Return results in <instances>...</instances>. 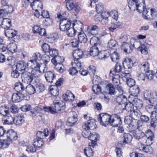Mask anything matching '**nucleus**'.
<instances>
[{"label":"nucleus","mask_w":157,"mask_h":157,"mask_svg":"<svg viewBox=\"0 0 157 157\" xmlns=\"http://www.w3.org/2000/svg\"><path fill=\"white\" fill-rule=\"evenodd\" d=\"M70 113L71 116L68 118L66 123L69 126L74 125L78 121L77 115L75 112L72 111Z\"/></svg>","instance_id":"f8f14e48"},{"label":"nucleus","mask_w":157,"mask_h":157,"mask_svg":"<svg viewBox=\"0 0 157 157\" xmlns=\"http://www.w3.org/2000/svg\"><path fill=\"white\" fill-rule=\"evenodd\" d=\"M138 50H140L141 53L144 54H147L148 53L147 48L144 44H141L138 48H137Z\"/></svg>","instance_id":"5fc2aeb1"},{"label":"nucleus","mask_w":157,"mask_h":157,"mask_svg":"<svg viewBox=\"0 0 157 157\" xmlns=\"http://www.w3.org/2000/svg\"><path fill=\"white\" fill-rule=\"evenodd\" d=\"M13 11L11 6H7L5 8L0 10V18H3L7 14Z\"/></svg>","instance_id":"aec40b11"},{"label":"nucleus","mask_w":157,"mask_h":157,"mask_svg":"<svg viewBox=\"0 0 157 157\" xmlns=\"http://www.w3.org/2000/svg\"><path fill=\"white\" fill-rule=\"evenodd\" d=\"M127 100L126 97L123 95H120L117 97L116 99L117 102L119 104L117 106L116 109H121L123 107V104H125Z\"/></svg>","instance_id":"dca6fc26"},{"label":"nucleus","mask_w":157,"mask_h":157,"mask_svg":"<svg viewBox=\"0 0 157 157\" xmlns=\"http://www.w3.org/2000/svg\"><path fill=\"white\" fill-rule=\"evenodd\" d=\"M27 63L23 61H19L16 65V69L21 71L26 70L27 66Z\"/></svg>","instance_id":"412c9836"},{"label":"nucleus","mask_w":157,"mask_h":157,"mask_svg":"<svg viewBox=\"0 0 157 157\" xmlns=\"http://www.w3.org/2000/svg\"><path fill=\"white\" fill-rule=\"evenodd\" d=\"M122 123V121L121 117L117 115H115L112 116L110 125L113 127H117L120 125Z\"/></svg>","instance_id":"2eb2a0df"},{"label":"nucleus","mask_w":157,"mask_h":157,"mask_svg":"<svg viewBox=\"0 0 157 157\" xmlns=\"http://www.w3.org/2000/svg\"><path fill=\"white\" fill-rule=\"evenodd\" d=\"M95 37H92L90 40V42L91 44H94V45L90 48L89 54L90 56L94 57L98 55L99 53V50L98 47L97 46L96 44L93 42V41L96 39Z\"/></svg>","instance_id":"1a4fd4ad"},{"label":"nucleus","mask_w":157,"mask_h":157,"mask_svg":"<svg viewBox=\"0 0 157 157\" xmlns=\"http://www.w3.org/2000/svg\"><path fill=\"white\" fill-rule=\"evenodd\" d=\"M65 102L60 101L56 103L54 106L43 107V108L36 106L31 112L33 117L35 116L43 109L44 111L50 112L52 114L58 113L61 111L64 110L66 108Z\"/></svg>","instance_id":"f257e3e1"},{"label":"nucleus","mask_w":157,"mask_h":157,"mask_svg":"<svg viewBox=\"0 0 157 157\" xmlns=\"http://www.w3.org/2000/svg\"><path fill=\"white\" fill-rule=\"evenodd\" d=\"M83 55V51L80 49L76 51L73 54L74 59H79L82 57Z\"/></svg>","instance_id":"8fccbe9b"},{"label":"nucleus","mask_w":157,"mask_h":157,"mask_svg":"<svg viewBox=\"0 0 157 157\" xmlns=\"http://www.w3.org/2000/svg\"><path fill=\"white\" fill-rule=\"evenodd\" d=\"M137 44L138 43L136 42L135 44H134L133 45H130L126 42H124L122 44L121 48L124 52L128 54L132 52L134 48H137L135 45Z\"/></svg>","instance_id":"ddd939ff"},{"label":"nucleus","mask_w":157,"mask_h":157,"mask_svg":"<svg viewBox=\"0 0 157 157\" xmlns=\"http://www.w3.org/2000/svg\"><path fill=\"white\" fill-rule=\"evenodd\" d=\"M132 102L133 105H134L136 108H140L142 106V101L140 99L137 98V97L133 98Z\"/></svg>","instance_id":"4c0bfd02"},{"label":"nucleus","mask_w":157,"mask_h":157,"mask_svg":"<svg viewBox=\"0 0 157 157\" xmlns=\"http://www.w3.org/2000/svg\"><path fill=\"white\" fill-rule=\"evenodd\" d=\"M24 117L23 115L17 116L15 118L14 124L16 125H21L24 121Z\"/></svg>","instance_id":"58836bf2"},{"label":"nucleus","mask_w":157,"mask_h":157,"mask_svg":"<svg viewBox=\"0 0 157 157\" xmlns=\"http://www.w3.org/2000/svg\"><path fill=\"white\" fill-rule=\"evenodd\" d=\"M112 117L106 113H101L99 114L98 120L101 125L106 127L108 124H110Z\"/></svg>","instance_id":"423d86ee"},{"label":"nucleus","mask_w":157,"mask_h":157,"mask_svg":"<svg viewBox=\"0 0 157 157\" xmlns=\"http://www.w3.org/2000/svg\"><path fill=\"white\" fill-rule=\"evenodd\" d=\"M131 113L132 118L135 120H137L141 116V113L138 109H133Z\"/></svg>","instance_id":"49530a36"},{"label":"nucleus","mask_w":157,"mask_h":157,"mask_svg":"<svg viewBox=\"0 0 157 157\" xmlns=\"http://www.w3.org/2000/svg\"><path fill=\"white\" fill-rule=\"evenodd\" d=\"M82 26V23L79 21H76L73 24V27L76 29L81 30Z\"/></svg>","instance_id":"3c124183"},{"label":"nucleus","mask_w":157,"mask_h":157,"mask_svg":"<svg viewBox=\"0 0 157 157\" xmlns=\"http://www.w3.org/2000/svg\"><path fill=\"white\" fill-rule=\"evenodd\" d=\"M59 21V28L60 30L64 31L70 27L71 22L67 18H63L60 20Z\"/></svg>","instance_id":"9d476101"},{"label":"nucleus","mask_w":157,"mask_h":157,"mask_svg":"<svg viewBox=\"0 0 157 157\" xmlns=\"http://www.w3.org/2000/svg\"><path fill=\"white\" fill-rule=\"evenodd\" d=\"M122 25L121 22H117V21H113L111 23V25L110 27L109 28L110 32H113L114 30L117 28H119Z\"/></svg>","instance_id":"7c9ffc66"},{"label":"nucleus","mask_w":157,"mask_h":157,"mask_svg":"<svg viewBox=\"0 0 157 157\" xmlns=\"http://www.w3.org/2000/svg\"><path fill=\"white\" fill-rule=\"evenodd\" d=\"M21 78L23 82L28 84L32 82L34 83V82L36 81V78H37L34 74H33L28 71H25L22 73Z\"/></svg>","instance_id":"0eeeda50"},{"label":"nucleus","mask_w":157,"mask_h":157,"mask_svg":"<svg viewBox=\"0 0 157 157\" xmlns=\"http://www.w3.org/2000/svg\"><path fill=\"white\" fill-rule=\"evenodd\" d=\"M5 117L3 119V123L6 124H12L14 123V118L11 115L8 114L7 115L5 116Z\"/></svg>","instance_id":"c85d7f7f"},{"label":"nucleus","mask_w":157,"mask_h":157,"mask_svg":"<svg viewBox=\"0 0 157 157\" xmlns=\"http://www.w3.org/2000/svg\"><path fill=\"white\" fill-rule=\"evenodd\" d=\"M72 65L74 67L77 69H80V67L81 66V63L80 61H79V59H75L74 61L71 62Z\"/></svg>","instance_id":"0e129e2a"},{"label":"nucleus","mask_w":157,"mask_h":157,"mask_svg":"<svg viewBox=\"0 0 157 157\" xmlns=\"http://www.w3.org/2000/svg\"><path fill=\"white\" fill-rule=\"evenodd\" d=\"M117 42L113 40H111L108 43V46L110 49H113L117 46Z\"/></svg>","instance_id":"69168bd1"},{"label":"nucleus","mask_w":157,"mask_h":157,"mask_svg":"<svg viewBox=\"0 0 157 157\" xmlns=\"http://www.w3.org/2000/svg\"><path fill=\"white\" fill-rule=\"evenodd\" d=\"M7 139L11 142L13 140H15L17 138V134L13 129H10L6 133Z\"/></svg>","instance_id":"f3484780"},{"label":"nucleus","mask_w":157,"mask_h":157,"mask_svg":"<svg viewBox=\"0 0 157 157\" xmlns=\"http://www.w3.org/2000/svg\"><path fill=\"white\" fill-rule=\"evenodd\" d=\"M105 52V51L99 52V53H98V55L97 56H98V58L99 59H103L106 58L110 55V53L109 50L106 51L108 53V54L106 53Z\"/></svg>","instance_id":"a19ab883"},{"label":"nucleus","mask_w":157,"mask_h":157,"mask_svg":"<svg viewBox=\"0 0 157 157\" xmlns=\"http://www.w3.org/2000/svg\"><path fill=\"white\" fill-rule=\"evenodd\" d=\"M30 6L34 10H40L41 11L43 8L42 3L40 1L38 0L32 2Z\"/></svg>","instance_id":"a211bd4d"},{"label":"nucleus","mask_w":157,"mask_h":157,"mask_svg":"<svg viewBox=\"0 0 157 157\" xmlns=\"http://www.w3.org/2000/svg\"><path fill=\"white\" fill-rule=\"evenodd\" d=\"M144 4V0H129L128 2V6L131 10H136L140 13L142 11L143 4Z\"/></svg>","instance_id":"20e7f679"},{"label":"nucleus","mask_w":157,"mask_h":157,"mask_svg":"<svg viewBox=\"0 0 157 157\" xmlns=\"http://www.w3.org/2000/svg\"><path fill=\"white\" fill-rule=\"evenodd\" d=\"M21 92L13 93L12 97V101L13 102H18L21 100Z\"/></svg>","instance_id":"f704fd0d"},{"label":"nucleus","mask_w":157,"mask_h":157,"mask_svg":"<svg viewBox=\"0 0 157 157\" xmlns=\"http://www.w3.org/2000/svg\"><path fill=\"white\" fill-rule=\"evenodd\" d=\"M96 9L98 13H103L104 10V6L101 3H99L96 5Z\"/></svg>","instance_id":"680f3d73"},{"label":"nucleus","mask_w":157,"mask_h":157,"mask_svg":"<svg viewBox=\"0 0 157 157\" xmlns=\"http://www.w3.org/2000/svg\"><path fill=\"white\" fill-rule=\"evenodd\" d=\"M130 91L131 95L134 97H137L140 93V89L138 86L136 85L130 88Z\"/></svg>","instance_id":"2f4dec72"},{"label":"nucleus","mask_w":157,"mask_h":157,"mask_svg":"<svg viewBox=\"0 0 157 157\" xmlns=\"http://www.w3.org/2000/svg\"><path fill=\"white\" fill-rule=\"evenodd\" d=\"M93 91L96 94L98 95L101 93V87L98 85H94L92 87Z\"/></svg>","instance_id":"bf43d9fd"},{"label":"nucleus","mask_w":157,"mask_h":157,"mask_svg":"<svg viewBox=\"0 0 157 157\" xmlns=\"http://www.w3.org/2000/svg\"><path fill=\"white\" fill-rule=\"evenodd\" d=\"M146 78L148 80L153 79L154 75V73L151 71L149 70L145 72Z\"/></svg>","instance_id":"e2e57ef3"},{"label":"nucleus","mask_w":157,"mask_h":157,"mask_svg":"<svg viewBox=\"0 0 157 157\" xmlns=\"http://www.w3.org/2000/svg\"><path fill=\"white\" fill-rule=\"evenodd\" d=\"M11 20L8 18H4L1 26L5 29H8L12 26Z\"/></svg>","instance_id":"b1692460"},{"label":"nucleus","mask_w":157,"mask_h":157,"mask_svg":"<svg viewBox=\"0 0 157 157\" xmlns=\"http://www.w3.org/2000/svg\"><path fill=\"white\" fill-rule=\"evenodd\" d=\"M50 56L47 54L44 55L42 56L41 60L45 66H46V65L50 62Z\"/></svg>","instance_id":"338daca9"},{"label":"nucleus","mask_w":157,"mask_h":157,"mask_svg":"<svg viewBox=\"0 0 157 157\" xmlns=\"http://www.w3.org/2000/svg\"><path fill=\"white\" fill-rule=\"evenodd\" d=\"M122 105L123 107H122L121 109H120L121 112L125 109L128 112H132V111L134 109L133 105L132 102H129L127 103L126 102L125 104H123Z\"/></svg>","instance_id":"393cba45"},{"label":"nucleus","mask_w":157,"mask_h":157,"mask_svg":"<svg viewBox=\"0 0 157 157\" xmlns=\"http://www.w3.org/2000/svg\"><path fill=\"white\" fill-rule=\"evenodd\" d=\"M75 95L71 92L70 91L67 94L63 95V98L66 101L68 100L71 101H73L75 98Z\"/></svg>","instance_id":"ea45409f"},{"label":"nucleus","mask_w":157,"mask_h":157,"mask_svg":"<svg viewBox=\"0 0 157 157\" xmlns=\"http://www.w3.org/2000/svg\"><path fill=\"white\" fill-rule=\"evenodd\" d=\"M145 6H143L142 9L143 11V18L146 19L152 20L154 19L156 17V13L155 10L153 9H147Z\"/></svg>","instance_id":"39448f33"},{"label":"nucleus","mask_w":157,"mask_h":157,"mask_svg":"<svg viewBox=\"0 0 157 157\" xmlns=\"http://www.w3.org/2000/svg\"><path fill=\"white\" fill-rule=\"evenodd\" d=\"M14 33L13 32V30L11 29L10 30V28L8 29H6L5 32V34L6 36H7L9 38H12L16 36V32L14 31Z\"/></svg>","instance_id":"79ce46f5"},{"label":"nucleus","mask_w":157,"mask_h":157,"mask_svg":"<svg viewBox=\"0 0 157 157\" xmlns=\"http://www.w3.org/2000/svg\"><path fill=\"white\" fill-rule=\"evenodd\" d=\"M105 14H106L108 17L109 16L112 17L115 20V21H117V14L116 11H114L113 12L111 11L110 12H105Z\"/></svg>","instance_id":"052dcab7"},{"label":"nucleus","mask_w":157,"mask_h":157,"mask_svg":"<svg viewBox=\"0 0 157 157\" xmlns=\"http://www.w3.org/2000/svg\"><path fill=\"white\" fill-rule=\"evenodd\" d=\"M33 145L36 147H41L44 143V140L37 138L34 139L33 141Z\"/></svg>","instance_id":"72a5a7b5"},{"label":"nucleus","mask_w":157,"mask_h":157,"mask_svg":"<svg viewBox=\"0 0 157 157\" xmlns=\"http://www.w3.org/2000/svg\"><path fill=\"white\" fill-rule=\"evenodd\" d=\"M40 63L39 62H36L33 60L31 59L27 63L28 66L32 69V71H35L41 73V71L40 70Z\"/></svg>","instance_id":"9b49d317"},{"label":"nucleus","mask_w":157,"mask_h":157,"mask_svg":"<svg viewBox=\"0 0 157 157\" xmlns=\"http://www.w3.org/2000/svg\"><path fill=\"white\" fill-rule=\"evenodd\" d=\"M145 107L147 111L151 113L150 117L151 118L150 121V126L155 127L157 123V111L155 109V104L148 103Z\"/></svg>","instance_id":"7ed1b4c3"},{"label":"nucleus","mask_w":157,"mask_h":157,"mask_svg":"<svg viewBox=\"0 0 157 157\" xmlns=\"http://www.w3.org/2000/svg\"><path fill=\"white\" fill-rule=\"evenodd\" d=\"M99 29L98 26L95 25H93L87 28V32L89 35H94L98 33Z\"/></svg>","instance_id":"6ab92c4d"},{"label":"nucleus","mask_w":157,"mask_h":157,"mask_svg":"<svg viewBox=\"0 0 157 157\" xmlns=\"http://www.w3.org/2000/svg\"><path fill=\"white\" fill-rule=\"evenodd\" d=\"M84 152L85 155L88 157H90L93 155V151L90 147L85 148L84 150Z\"/></svg>","instance_id":"864d4df0"},{"label":"nucleus","mask_w":157,"mask_h":157,"mask_svg":"<svg viewBox=\"0 0 157 157\" xmlns=\"http://www.w3.org/2000/svg\"><path fill=\"white\" fill-rule=\"evenodd\" d=\"M100 138L99 135L96 132L91 133L88 139L91 141V142L89 143L90 146L94 147L97 144V141L99 140Z\"/></svg>","instance_id":"4468645a"},{"label":"nucleus","mask_w":157,"mask_h":157,"mask_svg":"<svg viewBox=\"0 0 157 157\" xmlns=\"http://www.w3.org/2000/svg\"><path fill=\"white\" fill-rule=\"evenodd\" d=\"M48 130L47 129H44L43 132L38 131L36 134L37 137L43 140L44 137L48 136Z\"/></svg>","instance_id":"473e14b6"},{"label":"nucleus","mask_w":157,"mask_h":157,"mask_svg":"<svg viewBox=\"0 0 157 157\" xmlns=\"http://www.w3.org/2000/svg\"><path fill=\"white\" fill-rule=\"evenodd\" d=\"M82 128L84 129H88L93 130L95 128L96 124L95 122L92 121L90 120L85 123L82 126Z\"/></svg>","instance_id":"5701e85b"},{"label":"nucleus","mask_w":157,"mask_h":157,"mask_svg":"<svg viewBox=\"0 0 157 157\" xmlns=\"http://www.w3.org/2000/svg\"><path fill=\"white\" fill-rule=\"evenodd\" d=\"M66 2V6L68 10L72 11L75 14H78L81 10V8L79 5L74 4L72 0H68Z\"/></svg>","instance_id":"6e6552de"},{"label":"nucleus","mask_w":157,"mask_h":157,"mask_svg":"<svg viewBox=\"0 0 157 157\" xmlns=\"http://www.w3.org/2000/svg\"><path fill=\"white\" fill-rule=\"evenodd\" d=\"M106 89L109 94H115L116 92L114 86L111 83L108 84L106 86Z\"/></svg>","instance_id":"09e8293b"},{"label":"nucleus","mask_w":157,"mask_h":157,"mask_svg":"<svg viewBox=\"0 0 157 157\" xmlns=\"http://www.w3.org/2000/svg\"><path fill=\"white\" fill-rule=\"evenodd\" d=\"M11 142L7 139L0 141V148L4 149L9 146Z\"/></svg>","instance_id":"de8ad7c7"},{"label":"nucleus","mask_w":157,"mask_h":157,"mask_svg":"<svg viewBox=\"0 0 157 157\" xmlns=\"http://www.w3.org/2000/svg\"><path fill=\"white\" fill-rule=\"evenodd\" d=\"M152 95L151 92L148 90H144L143 92V97L144 99L147 103H151V102L154 101L151 100Z\"/></svg>","instance_id":"4be33fe9"},{"label":"nucleus","mask_w":157,"mask_h":157,"mask_svg":"<svg viewBox=\"0 0 157 157\" xmlns=\"http://www.w3.org/2000/svg\"><path fill=\"white\" fill-rule=\"evenodd\" d=\"M56 76L51 71H48L45 74V77L46 81L49 83H52L53 82Z\"/></svg>","instance_id":"a878e982"},{"label":"nucleus","mask_w":157,"mask_h":157,"mask_svg":"<svg viewBox=\"0 0 157 157\" xmlns=\"http://www.w3.org/2000/svg\"><path fill=\"white\" fill-rule=\"evenodd\" d=\"M55 69L60 73H63L65 70V67L62 64H58L55 67Z\"/></svg>","instance_id":"774afa93"},{"label":"nucleus","mask_w":157,"mask_h":157,"mask_svg":"<svg viewBox=\"0 0 157 157\" xmlns=\"http://www.w3.org/2000/svg\"><path fill=\"white\" fill-rule=\"evenodd\" d=\"M14 89L18 92H23L25 90V87L23 84L20 82L15 83Z\"/></svg>","instance_id":"c9c22d12"},{"label":"nucleus","mask_w":157,"mask_h":157,"mask_svg":"<svg viewBox=\"0 0 157 157\" xmlns=\"http://www.w3.org/2000/svg\"><path fill=\"white\" fill-rule=\"evenodd\" d=\"M140 68L142 71H145V72L148 71L149 69V64L147 62H143L140 65Z\"/></svg>","instance_id":"603ef678"},{"label":"nucleus","mask_w":157,"mask_h":157,"mask_svg":"<svg viewBox=\"0 0 157 157\" xmlns=\"http://www.w3.org/2000/svg\"><path fill=\"white\" fill-rule=\"evenodd\" d=\"M77 31L74 27L69 28L67 31V34L70 37H73L76 34Z\"/></svg>","instance_id":"6e6d98bb"},{"label":"nucleus","mask_w":157,"mask_h":157,"mask_svg":"<svg viewBox=\"0 0 157 157\" xmlns=\"http://www.w3.org/2000/svg\"><path fill=\"white\" fill-rule=\"evenodd\" d=\"M78 40L80 42L85 44L87 40V38L85 33L82 32L78 34Z\"/></svg>","instance_id":"c756f323"},{"label":"nucleus","mask_w":157,"mask_h":157,"mask_svg":"<svg viewBox=\"0 0 157 157\" xmlns=\"http://www.w3.org/2000/svg\"><path fill=\"white\" fill-rule=\"evenodd\" d=\"M134 137L137 140H139L145 136V133L140 130H133L132 132Z\"/></svg>","instance_id":"bb28decb"},{"label":"nucleus","mask_w":157,"mask_h":157,"mask_svg":"<svg viewBox=\"0 0 157 157\" xmlns=\"http://www.w3.org/2000/svg\"><path fill=\"white\" fill-rule=\"evenodd\" d=\"M26 91L29 94H33L36 93L35 88L31 84L28 85L26 87Z\"/></svg>","instance_id":"a18cd8bd"},{"label":"nucleus","mask_w":157,"mask_h":157,"mask_svg":"<svg viewBox=\"0 0 157 157\" xmlns=\"http://www.w3.org/2000/svg\"><path fill=\"white\" fill-rule=\"evenodd\" d=\"M125 78H126L127 85L130 88L135 86V81L134 79L130 78H128L127 76Z\"/></svg>","instance_id":"13d9d810"},{"label":"nucleus","mask_w":157,"mask_h":157,"mask_svg":"<svg viewBox=\"0 0 157 157\" xmlns=\"http://www.w3.org/2000/svg\"><path fill=\"white\" fill-rule=\"evenodd\" d=\"M123 67H122L121 65L119 63H117L114 69L113 72L111 71L110 72V75L111 76L112 74L114 75L116 73L122 72L124 75V78H126V76L129 75V73H126L125 72L126 69L131 68L133 66V63L132 60L130 58H127L125 59L124 62L122 63Z\"/></svg>","instance_id":"f03ea898"},{"label":"nucleus","mask_w":157,"mask_h":157,"mask_svg":"<svg viewBox=\"0 0 157 157\" xmlns=\"http://www.w3.org/2000/svg\"><path fill=\"white\" fill-rule=\"evenodd\" d=\"M124 140L123 141L124 144L130 143L132 139V136L129 133H124L123 135Z\"/></svg>","instance_id":"e433bc0d"},{"label":"nucleus","mask_w":157,"mask_h":157,"mask_svg":"<svg viewBox=\"0 0 157 157\" xmlns=\"http://www.w3.org/2000/svg\"><path fill=\"white\" fill-rule=\"evenodd\" d=\"M36 93L37 94L40 93L44 91L45 89V86L41 83L39 82L38 80V81H36Z\"/></svg>","instance_id":"cd10ccee"},{"label":"nucleus","mask_w":157,"mask_h":157,"mask_svg":"<svg viewBox=\"0 0 157 157\" xmlns=\"http://www.w3.org/2000/svg\"><path fill=\"white\" fill-rule=\"evenodd\" d=\"M110 57L113 62H117L120 59V56L118 52L114 51L111 54Z\"/></svg>","instance_id":"c03bdc74"},{"label":"nucleus","mask_w":157,"mask_h":157,"mask_svg":"<svg viewBox=\"0 0 157 157\" xmlns=\"http://www.w3.org/2000/svg\"><path fill=\"white\" fill-rule=\"evenodd\" d=\"M17 45L15 43H10L8 45V51L12 53L17 52Z\"/></svg>","instance_id":"37998d69"},{"label":"nucleus","mask_w":157,"mask_h":157,"mask_svg":"<svg viewBox=\"0 0 157 157\" xmlns=\"http://www.w3.org/2000/svg\"><path fill=\"white\" fill-rule=\"evenodd\" d=\"M9 111L8 109L3 106L0 107V114L3 116H6L9 114Z\"/></svg>","instance_id":"4d7b16f0"}]
</instances>
